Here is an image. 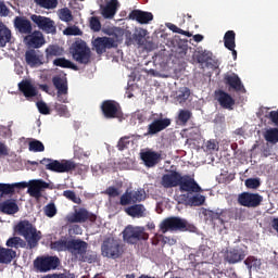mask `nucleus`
<instances>
[{
	"label": "nucleus",
	"instance_id": "28",
	"mask_svg": "<svg viewBox=\"0 0 278 278\" xmlns=\"http://www.w3.org/2000/svg\"><path fill=\"white\" fill-rule=\"evenodd\" d=\"M0 212L2 214H7L8 216L17 214L18 204H16V200L8 199V200L0 202Z\"/></svg>",
	"mask_w": 278,
	"mask_h": 278
},
{
	"label": "nucleus",
	"instance_id": "48",
	"mask_svg": "<svg viewBox=\"0 0 278 278\" xmlns=\"http://www.w3.org/2000/svg\"><path fill=\"white\" fill-rule=\"evenodd\" d=\"M218 149L219 143L215 139L207 140L204 143V151H206V153H214V151H218Z\"/></svg>",
	"mask_w": 278,
	"mask_h": 278
},
{
	"label": "nucleus",
	"instance_id": "11",
	"mask_svg": "<svg viewBox=\"0 0 278 278\" xmlns=\"http://www.w3.org/2000/svg\"><path fill=\"white\" fill-rule=\"evenodd\" d=\"M30 21L37 25L46 34H58V28L55 27V22L51 17H46L42 15H30Z\"/></svg>",
	"mask_w": 278,
	"mask_h": 278
},
{
	"label": "nucleus",
	"instance_id": "1",
	"mask_svg": "<svg viewBox=\"0 0 278 278\" xmlns=\"http://www.w3.org/2000/svg\"><path fill=\"white\" fill-rule=\"evenodd\" d=\"M40 164L46 166V170H51L52 173H73V170L81 173L83 168H86V165L75 163L73 160L42 159Z\"/></svg>",
	"mask_w": 278,
	"mask_h": 278
},
{
	"label": "nucleus",
	"instance_id": "43",
	"mask_svg": "<svg viewBox=\"0 0 278 278\" xmlns=\"http://www.w3.org/2000/svg\"><path fill=\"white\" fill-rule=\"evenodd\" d=\"M37 5L45 8V10H55L58 8V0H34Z\"/></svg>",
	"mask_w": 278,
	"mask_h": 278
},
{
	"label": "nucleus",
	"instance_id": "50",
	"mask_svg": "<svg viewBox=\"0 0 278 278\" xmlns=\"http://www.w3.org/2000/svg\"><path fill=\"white\" fill-rule=\"evenodd\" d=\"M43 212L48 218H53L55 214H58V208L55 207V203H49L45 206Z\"/></svg>",
	"mask_w": 278,
	"mask_h": 278
},
{
	"label": "nucleus",
	"instance_id": "46",
	"mask_svg": "<svg viewBox=\"0 0 278 278\" xmlns=\"http://www.w3.org/2000/svg\"><path fill=\"white\" fill-rule=\"evenodd\" d=\"M63 197H65V199H67L68 201H72V203L81 205V198L77 197V194L73 190L63 191Z\"/></svg>",
	"mask_w": 278,
	"mask_h": 278
},
{
	"label": "nucleus",
	"instance_id": "45",
	"mask_svg": "<svg viewBox=\"0 0 278 278\" xmlns=\"http://www.w3.org/2000/svg\"><path fill=\"white\" fill-rule=\"evenodd\" d=\"M132 203H141L146 199V192L143 189H138L137 191H129Z\"/></svg>",
	"mask_w": 278,
	"mask_h": 278
},
{
	"label": "nucleus",
	"instance_id": "10",
	"mask_svg": "<svg viewBox=\"0 0 278 278\" xmlns=\"http://www.w3.org/2000/svg\"><path fill=\"white\" fill-rule=\"evenodd\" d=\"M237 201L239 205H242V207L255 208L262 205L264 197H262L260 193L242 192L238 195Z\"/></svg>",
	"mask_w": 278,
	"mask_h": 278
},
{
	"label": "nucleus",
	"instance_id": "31",
	"mask_svg": "<svg viewBox=\"0 0 278 278\" xmlns=\"http://www.w3.org/2000/svg\"><path fill=\"white\" fill-rule=\"evenodd\" d=\"M52 84L58 90V94H68V80L66 77L54 76L52 77Z\"/></svg>",
	"mask_w": 278,
	"mask_h": 278
},
{
	"label": "nucleus",
	"instance_id": "16",
	"mask_svg": "<svg viewBox=\"0 0 278 278\" xmlns=\"http://www.w3.org/2000/svg\"><path fill=\"white\" fill-rule=\"evenodd\" d=\"M247 257V253L242 248H230L224 254V261L228 264H240Z\"/></svg>",
	"mask_w": 278,
	"mask_h": 278
},
{
	"label": "nucleus",
	"instance_id": "36",
	"mask_svg": "<svg viewBox=\"0 0 278 278\" xmlns=\"http://www.w3.org/2000/svg\"><path fill=\"white\" fill-rule=\"evenodd\" d=\"M68 244H71V240L63 238L58 241L51 242L50 247L53 251H58L59 253H62L64 251L68 252Z\"/></svg>",
	"mask_w": 278,
	"mask_h": 278
},
{
	"label": "nucleus",
	"instance_id": "27",
	"mask_svg": "<svg viewBox=\"0 0 278 278\" xmlns=\"http://www.w3.org/2000/svg\"><path fill=\"white\" fill-rule=\"evenodd\" d=\"M25 188H29V182H14V184H3L0 182V192L1 194H14L15 190H25Z\"/></svg>",
	"mask_w": 278,
	"mask_h": 278
},
{
	"label": "nucleus",
	"instance_id": "40",
	"mask_svg": "<svg viewBox=\"0 0 278 278\" xmlns=\"http://www.w3.org/2000/svg\"><path fill=\"white\" fill-rule=\"evenodd\" d=\"M264 138L266 142H270V144H277L278 142V128H269L265 131Z\"/></svg>",
	"mask_w": 278,
	"mask_h": 278
},
{
	"label": "nucleus",
	"instance_id": "5",
	"mask_svg": "<svg viewBox=\"0 0 278 278\" xmlns=\"http://www.w3.org/2000/svg\"><path fill=\"white\" fill-rule=\"evenodd\" d=\"M123 240L127 244H138L141 240H149V233L144 231V227L128 225L123 230Z\"/></svg>",
	"mask_w": 278,
	"mask_h": 278
},
{
	"label": "nucleus",
	"instance_id": "19",
	"mask_svg": "<svg viewBox=\"0 0 278 278\" xmlns=\"http://www.w3.org/2000/svg\"><path fill=\"white\" fill-rule=\"evenodd\" d=\"M224 83L226 86H229L232 90L236 92H247V89L244 88V85L242 84V80L240 79V76L238 74H226L224 76Z\"/></svg>",
	"mask_w": 278,
	"mask_h": 278
},
{
	"label": "nucleus",
	"instance_id": "54",
	"mask_svg": "<svg viewBox=\"0 0 278 278\" xmlns=\"http://www.w3.org/2000/svg\"><path fill=\"white\" fill-rule=\"evenodd\" d=\"M90 29L92 31H101V21L97 16L90 18Z\"/></svg>",
	"mask_w": 278,
	"mask_h": 278
},
{
	"label": "nucleus",
	"instance_id": "33",
	"mask_svg": "<svg viewBox=\"0 0 278 278\" xmlns=\"http://www.w3.org/2000/svg\"><path fill=\"white\" fill-rule=\"evenodd\" d=\"M12 40V30L3 22H0V47H5Z\"/></svg>",
	"mask_w": 278,
	"mask_h": 278
},
{
	"label": "nucleus",
	"instance_id": "26",
	"mask_svg": "<svg viewBox=\"0 0 278 278\" xmlns=\"http://www.w3.org/2000/svg\"><path fill=\"white\" fill-rule=\"evenodd\" d=\"M42 54H38L34 49L27 50L25 52V62L30 68H36L38 66H42L45 62H42Z\"/></svg>",
	"mask_w": 278,
	"mask_h": 278
},
{
	"label": "nucleus",
	"instance_id": "32",
	"mask_svg": "<svg viewBox=\"0 0 278 278\" xmlns=\"http://www.w3.org/2000/svg\"><path fill=\"white\" fill-rule=\"evenodd\" d=\"M16 257V251L0 245V264H12Z\"/></svg>",
	"mask_w": 278,
	"mask_h": 278
},
{
	"label": "nucleus",
	"instance_id": "61",
	"mask_svg": "<svg viewBox=\"0 0 278 278\" xmlns=\"http://www.w3.org/2000/svg\"><path fill=\"white\" fill-rule=\"evenodd\" d=\"M269 119L278 127V110L269 112Z\"/></svg>",
	"mask_w": 278,
	"mask_h": 278
},
{
	"label": "nucleus",
	"instance_id": "38",
	"mask_svg": "<svg viewBox=\"0 0 278 278\" xmlns=\"http://www.w3.org/2000/svg\"><path fill=\"white\" fill-rule=\"evenodd\" d=\"M63 54H64V49L60 48V46L52 45L46 49V58L48 60H51V58H60V55H63Z\"/></svg>",
	"mask_w": 278,
	"mask_h": 278
},
{
	"label": "nucleus",
	"instance_id": "63",
	"mask_svg": "<svg viewBox=\"0 0 278 278\" xmlns=\"http://www.w3.org/2000/svg\"><path fill=\"white\" fill-rule=\"evenodd\" d=\"M0 155H9L8 147L0 142Z\"/></svg>",
	"mask_w": 278,
	"mask_h": 278
},
{
	"label": "nucleus",
	"instance_id": "24",
	"mask_svg": "<svg viewBox=\"0 0 278 278\" xmlns=\"http://www.w3.org/2000/svg\"><path fill=\"white\" fill-rule=\"evenodd\" d=\"M24 40L26 45L33 49H40V47L45 45V36L40 33V30H35L34 33L28 34Z\"/></svg>",
	"mask_w": 278,
	"mask_h": 278
},
{
	"label": "nucleus",
	"instance_id": "8",
	"mask_svg": "<svg viewBox=\"0 0 278 278\" xmlns=\"http://www.w3.org/2000/svg\"><path fill=\"white\" fill-rule=\"evenodd\" d=\"M178 187L180 192H186L185 194H199V192H203V189L201 186H199V182L194 180V176L190 175H180V180L178 182Z\"/></svg>",
	"mask_w": 278,
	"mask_h": 278
},
{
	"label": "nucleus",
	"instance_id": "47",
	"mask_svg": "<svg viewBox=\"0 0 278 278\" xmlns=\"http://www.w3.org/2000/svg\"><path fill=\"white\" fill-rule=\"evenodd\" d=\"M59 18L64 23H71V21H73V13L71 12V9H61L59 12Z\"/></svg>",
	"mask_w": 278,
	"mask_h": 278
},
{
	"label": "nucleus",
	"instance_id": "21",
	"mask_svg": "<svg viewBox=\"0 0 278 278\" xmlns=\"http://www.w3.org/2000/svg\"><path fill=\"white\" fill-rule=\"evenodd\" d=\"M129 21H137V23H140V25H148V23H151L153 21V13L140 11V10H132L128 14Z\"/></svg>",
	"mask_w": 278,
	"mask_h": 278
},
{
	"label": "nucleus",
	"instance_id": "62",
	"mask_svg": "<svg viewBox=\"0 0 278 278\" xmlns=\"http://www.w3.org/2000/svg\"><path fill=\"white\" fill-rule=\"evenodd\" d=\"M168 29H170V31H173L174 34H179L180 29L179 27H177V25L175 24H167Z\"/></svg>",
	"mask_w": 278,
	"mask_h": 278
},
{
	"label": "nucleus",
	"instance_id": "64",
	"mask_svg": "<svg viewBox=\"0 0 278 278\" xmlns=\"http://www.w3.org/2000/svg\"><path fill=\"white\" fill-rule=\"evenodd\" d=\"M188 97H190V89L185 88V90L182 91V94L179 96L180 99H188Z\"/></svg>",
	"mask_w": 278,
	"mask_h": 278
},
{
	"label": "nucleus",
	"instance_id": "25",
	"mask_svg": "<svg viewBox=\"0 0 278 278\" xmlns=\"http://www.w3.org/2000/svg\"><path fill=\"white\" fill-rule=\"evenodd\" d=\"M47 188H49V182L42 179L33 180L31 185L28 187V194L35 199H40V197H42V190Z\"/></svg>",
	"mask_w": 278,
	"mask_h": 278
},
{
	"label": "nucleus",
	"instance_id": "3",
	"mask_svg": "<svg viewBox=\"0 0 278 278\" xmlns=\"http://www.w3.org/2000/svg\"><path fill=\"white\" fill-rule=\"evenodd\" d=\"M192 229H194V226L177 216L167 217L160 224V231L162 233H168V231H192Z\"/></svg>",
	"mask_w": 278,
	"mask_h": 278
},
{
	"label": "nucleus",
	"instance_id": "15",
	"mask_svg": "<svg viewBox=\"0 0 278 278\" xmlns=\"http://www.w3.org/2000/svg\"><path fill=\"white\" fill-rule=\"evenodd\" d=\"M167 127H170V118H154L152 123L148 125V129L144 136H156V134H160V131H164V129H166Z\"/></svg>",
	"mask_w": 278,
	"mask_h": 278
},
{
	"label": "nucleus",
	"instance_id": "7",
	"mask_svg": "<svg viewBox=\"0 0 278 278\" xmlns=\"http://www.w3.org/2000/svg\"><path fill=\"white\" fill-rule=\"evenodd\" d=\"M71 53L78 64H90L91 51L86 41H76L71 48Z\"/></svg>",
	"mask_w": 278,
	"mask_h": 278
},
{
	"label": "nucleus",
	"instance_id": "59",
	"mask_svg": "<svg viewBox=\"0 0 278 278\" xmlns=\"http://www.w3.org/2000/svg\"><path fill=\"white\" fill-rule=\"evenodd\" d=\"M55 111L60 114V116H66V114H68V106L64 104H55Z\"/></svg>",
	"mask_w": 278,
	"mask_h": 278
},
{
	"label": "nucleus",
	"instance_id": "17",
	"mask_svg": "<svg viewBox=\"0 0 278 278\" xmlns=\"http://www.w3.org/2000/svg\"><path fill=\"white\" fill-rule=\"evenodd\" d=\"M215 99L224 110H233L236 105L233 97L222 89L215 91Z\"/></svg>",
	"mask_w": 278,
	"mask_h": 278
},
{
	"label": "nucleus",
	"instance_id": "53",
	"mask_svg": "<svg viewBox=\"0 0 278 278\" xmlns=\"http://www.w3.org/2000/svg\"><path fill=\"white\" fill-rule=\"evenodd\" d=\"M244 264L248 268H257L260 261L255 256H248Z\"/></svg>",
	"mask_w": 278,
	"mask_h": 278
},
{
	"label": "nucleus",
	"instance_id": "29",
	"mask_svg": "<svg viewBox=\"0 0 278 278\" xmlns=\"http://www.w3.org/2000/svg\"><path fill=\"white\" fill-rule=\"evenodd\" d=\"M180 198L185 205H190L191 207H200V205H203V203H205V197L199 193H195L192 197L188 194H181Z\"/></svg>",
	"mask_w": 278,
	"mask_h": 278
},
{
	"label": "nucleus",
	"instance_id": "30",
	"mask_svg": "<svg viewBox=\"0 0 278 278\" xmlns=\"http://www.w3.org/2000/svg\"><path fill=\"white\" fill-rule=\"evenodd\" d=\"M125 212L131 218H146L147 217V207L144 204H134L125 208Z\"/></svg>",
	"mask_w": 278,
	"mask_h": 278
},
{
	"label": "nucleus",
	"instance_id": "49",
	"mask_svg": "<svg viewBox=\"0 0 278 278\" xmlns=\"http://www.w3.org/2000/svg\"><path fill=\"white\" fill-rule=\"evenodd\" d=\"M260 186H262L260 178H248L245 180V188H249L250 190H257Z\"/></svg>",
	"mask_w": 278,
	"mask_h": 278
},
{
	"label": "nucleus",
	"instance_id": "51",
	"mask_svg": "<svg viewBox=\"0 0 278 278\" xmlns=\"http://www.w3.org/2000/svg\"><path fill=\"white\" fill-rule=\"evenodd\" d=\"M130 140L128 136L122 137L117 142L118 151H125V149H129Z\"/></svg>",
	"mask_w": 278,
	"mask_h": 278
},
{
	"label": "nucleus",
	"instance_id": "14",
	"mask_svg": "<svg viewBox=\"0 0 278 278\" xmlns=\"http://www.w3.org/2000/svg\"><path fill=\"white\" fill-rule=\"evenodd\" d=\"M68 253L73 255L76 260H80L81 255L88 253V242L81 239H70L68 243Z\"/></svg>",
	"mask_w": 278,
	"mask_h": 278
},
{
	"label": "nucleus",
	"instance_id": "6",
	"mask_svg": "<svg viewBox=\"0 0 278 278\" xmlns=\"http://www.w3.org/2000/svg\"><path fill=\"white\" fill-rule=\"evenodd\" d=\"M100 110L103 118H106V121H112L114 118L122 121L124 116L123 108H121V104L114 100H104L100 105Z\"/></svg>",
	"mask_w": 278,
	"mask_h": 278
},
{
	"label": "nucleus",
	"instance_id": "52",
	"mask_svg": "<svg viewBox=\"0 0 278 278\" xmlns=\"http://www.w3.org/2000/svg\"><path fill=\"white\" fill-rule=\"evenodd\" d=\"M130 203H134V200H131V193L129 190H127L125 193L122 194L119 199V205H130Z\"/></svg>",
	"mask_w": 278,
	"mask_h": 278
},
{
	"label": "nucleus",
	"instance_id": "18",
	"mask_svg": "<svg viewBox=\"0 0 278 278\" xmlns=\"http://www.w3.org/2000/svg\"><path fill=\"white\" fill-rule=\"evenodd\" d=\"M181 179V174L177 170H172L168 174H164L161 178V186L163 188H177Z\"/></svg>",
	"mask_w": 278,
	"mask_h": 278
},
{
	"label": "nucleus",
	"instance_id": "56",
	"mask_svg": "<svg viewBox=\"0 0 278 278\" xmlns=\"http://www.w3.org/2000/svg\"><path fill=\"white\" fill-rule=\"evenodd\" d=\"M65 36H81V29L79 27L74 26V27H67L64 30Z\"/></svg>",
	"mask_w": 278,
	"mask_h": 278
},
{
	"label": "nucleus",
	"instance_id": "4",
	"mask_svg": "<svg viewBox=\"0 0 278 278\" xmlns=\"http://www.w3.org/2000/svg\"><path fill=\"white\" fill-rule=\"evenodd\" d=\"M101 253L103 257L118 260L125 253V249L121 240L106 238L101 245Z\"/></svg>",
	"mask_w": 278,
	"mask_h": 278
},
{
	"label": "nucleus",
	"instance_id": "35",
	"mask_svg": "<svg viewBox=\"0 0 278 278\" xmlns=\"http://www.w3.org/2000/svg\"><path fill=\"white\" fill-rule=\"evenodd\" d=\"M224 47L228 49V51H232L236 49V31L227 30L224 35Z\"/></svg>",
	"mask_w": 278,
	"mask_h": 278
},
{
	"label": "nucleus",
	"instance_id": "22",
	"mask_svg": "<svg viewBox=\"0 0 278 278\" xmlns=\"http://www.w3.org/2000/svg\"><path fill=\"white\" fill-rule=\"evenodd\" d=\"M17 86L20 92H22L26 99L38 97V89L31 84V80L23 79Z\"/></svg>",
	"mask_w": 278,
	"mask_h": 278
},
{
	"label": "nucleus",
	"instance_id": "55",
	"mask_svg": "<svg viewBox=\"0 0 278 278\" xmlns=\"http://www.w3.org/2000/svg\"><path fill=\"white\" fill-rule=\"evenodd\" d=\"M104 194H108L110 199H116V197H121V190L116 187H109L105 191Z\"/></svg>",
	"mask_w": 278,
	"mask_h": 278
},
{
	"label": "nucleus",
	"instance_id": "42",
	"mask_svg": "<svg viewBox=\"0 0 278 278\" xmlns=\"http://www.w3.org/2000/svg\"><path fill=\"white\" fill-rule=\"evenodd\" d=\"M7 247L9 249H18V247H21L23 249V247H25V242L21 237H11L7 240Z\"/></svg>",
	"mask_w": 278,
	"mask_h": 278
},
{
	"label": "nucleus",
	"instance_id": "9",
	"mask_svg": "<svg viewBox=\"0 0 278 278\" xmlns=\"http://www.w3.org/2000/svg\"><path fill=\"white\" fill-rule=\"evenodd\" d=\"M34 266L39 273H49L60 266V258L58 256H38L34 261Z\"/></svg>",
	"mask_w": 278,
	"mask_h": 278
},
{
	"label": "nucleus",
	"instance_id": "34",
	"mask_svg": "<svg viewBox=\"0 0 278 278\" xmlns=\"http://www.w3.org/2000/svg\"><path fill=\"white\" fill-rule=\"evenodd\" d=\"M100 9L103 18H114L116 14V2L110 1L106 5H101Z\"/></svg>",
	"mask_w": 278,
	"mask_h": 278
},
{
	"label": "nucleus",
	"instance_id": "60",
	"mask_svg": "<svg viewBox=\"0 0 278 278\" xmlns=\"http://www.w3.org/2000/svg\"><path fill=\"white\" fill-rule=\"evenodd\" d=\"M0 15L1 16H10V9L5 5V2L0 0Z\"/></svg>",
	"mask_w": 278,
	"mask_h": 278
},
{
	"label": "nucleus",
	"instance_id": "58",
	"mask_svg": "<svg viewBox=\"0 0 278 278\" xmlns=\"http://www.w3.org/2000/svg\"><path fill=\"white\" fill-rule=\"evenodd\" d=\"M37 109L39 110L40 114H43V115L51 114V110L43 101L37 102Z\"/></svg>",
	"mask_w": 278,
	"mask_h": 278
},
{
	"label": "nucleus",
	"instance_id": "41",
	"mask_svg": "<svg viewBox=\"0 0 278 278\" xmlns=\"http://www.w3.org/2000/svg\"><path fill=\"white\" fill-rule=\"evenodd\" d=\"M190 118H192V112L188 110H180L178 113L177 123L179 125H187Z\"/></svg>",
	"mask_w": 278,
	"mask_h": 278
},
{
	"label": "nucleus",
	"instance_id": "20",
	"mask_svg": "<svg viewBox=\"0 0 278 278\" xmlns=\"http://www.w3.org/2000/svg\"><path fill=\"white\" fill-rule=\"evenodd\" d=\"M140 156L148 168H153V166H157L162 162V154L160 152L148 150L142 152Z\"/></svg>",
	"mask_w": 278,
	"mask_h": 278
},
{
	"label": "nucleus",
	"instance_id": "2",
	"mask_svg": "<svg viewBox=\"0 0 278 278\" xmlns=\"http://www.w3.org/2000/svg\"><path fill=\"white\" fill-rule=\"evenodd\" d=\"M15 232L26 240L28 249H36L38 242L42 239V232L36 229L29 220L20 222L15 226Z\"/></svg>",
	"mask_w": 278,
	"mask_h": 278
},
{
	"label": "nucleus",
	"instance_id": "37",
	"mask_svg": "<svg viewBox=\"0 0 278 278\" xmlns=\"http://www.w3.org/2000/svg\"><path fill=\"white\" fill-rule=\"evenodd\" d=\"M147 29L140 28L137 33L132 35V40L138 45V47H144L147 45Z\"/></svg>",
	"mask_w": 278,
	"mask_h": 278
},
{
	"label": "nucleus",
	"instance_id": "23",
	"mask_svg": "<svg viewBox=\"0 0 278 278\" xmlns=\"http://www.w3.org/2000/svg\"><path fill=\"white\" fill-rule=\"evenodd\" d=\"M13 23L15 29L18 30L20 34H26V36H28L31 34V31H34L31 22L25 16H16Z\"/></svg>",
	"mask_w": 278,
	"mask_h": 278
},
{
	"label": "nucleus",
	"instance_id": "57",
	"mask_svg": "<svg viewBox=\"0 0 278 278\" xmlns=\"http://www.w3.org/2000/svg\"><path fill=\"white\" fill-rule=\"evenodd\" d=\"M97 261V254L94 253H85L80 256L79 262H88V264H92V262Z\"/></svg>",
	"mask_w": 278,
	"mask_h": 278
},
{
	"label": "nucleus",
	"instance_id": "13",
	"mask_svg": "<svg viewBox=\"0 0 278 278\" xmlns=\"http://www.w3.org/2000/svg\"><path fill=\"white\" fill-rule=\"evenodd\" d=\"M92 50L96 51L98 55H103L108 49H114L116 47V41L112 37H97L91 41Z\"/></svg>",
	"mask_w": 278,
	"mask_h": 278
},
{
	"label": "nucleus",
	"instance_id": "12",
	"mask_svg": "<svg viewBox=\"0 0 278 278\" xmlns=\"http://www.w3.org/2000/svg\"><path fill=\"white\" fill-rule=\"evenodd\" d=\"M67 223L75 224V223H86L87 220H90V223L97 222V215L88 212V210L81 207L78 210H75L74 213L68 214L66 216Z\"/></svg>",
	"mask_w": 278,
	"mask_h": 278
},
{
	"label": "nucleus",
	"instance_id": "39",
	"mask_svg": "<svg viewBox=\"0 0 278 278\" xmlns=\"http://www.w3.org/2000/svg\"><path fill=\"white\" fill-rule=\"evenodd\" d=\"M54 66H60L61 68H72V71H79V67L75 65L70 60L65 58H59L53 61Z\"/></svg>",
	"mask_w": 278,
	"mask_h": 278
},
{
	"label": "nucleus",
	"instance_id": "44",
	"mask_svg": "<svg viewBox=\"0 0 278 278\" xmlns=\"http://www.w3.org/2000/svg\"><path fill=\"white\" fill-rule=\"evenodd\" d=\"M28 151H33V153H42V151H45V143L34 139L28 143Z\"/></svg>",
	"mask_w": 278,
	"mask_h": 278
}]
</instances>
